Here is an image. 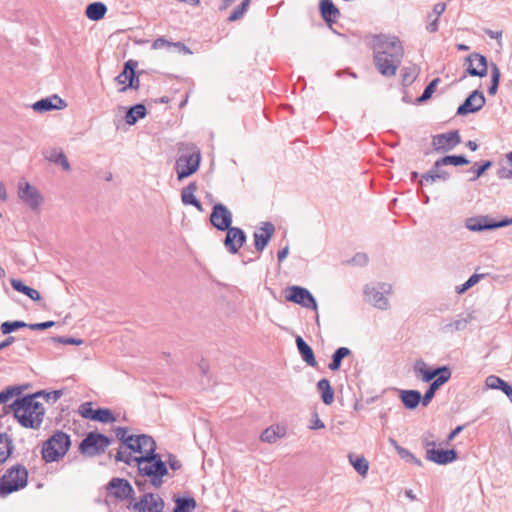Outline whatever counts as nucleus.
<instances>
[{"instance_id":"1","label":"nucleus","mask_w":512,"mask_h":512,"mask_svg":"<svg viewBox=\"0 0 512 512\" xmlns=\"http://www.w3.org/2000/svg\"><path fill=\"white\" fill-rule=\"evenodd\" d=\"M371 45L374 64L378 71L383 76H394L404 55V48L400 39L392 35H374Z\"/></svg>"},{"instance_id":"2","label":"nucleus","mask_w":512,"mask_h":512,"mask_svg":"<svg viewBox=\"0 0 512 512\" xmlns=\"http://www.w3.org/2000/svg\"><path fill=\"white\" fill-rule=\"evenodd\" d=\"M38 395L17 398L10 406L17 421L25 428L38 429L43 422L45 409L37 400Z\"/></svg>"},{"instance_id":"3","label":"nucleus","mask_w":512,"mask_h":512,"mask_svg":"<svg viewBox=\"0 0 512 512\" xmlns=\"http://www.w3.org/2000/svg\"><path fill=\"white\" fill-rule=\"evenodd\" d=\"M179 156L176 160L175 169L178 180H183L194 174L200 165V150L191 143H182L178 149Z\"/></svg>"},{"instance_id":"4","label":"nucleus","mask_w":512,"mask_h":512,"mask_svg":"<svg viewBox=\"0 0 512 512\" xmlns=\"http://www.w3.org/2000/svg\"><path fill=\"white\" fill-rule=\"evenodd\" d=\"M138 476L147 478L149 483L156 489L163 484V477L168 474L166 463L161 456L139 457L137 460Z\"/></svg>"},{"instance_id":"5","label":"nucleus","mask_w":512,"mask_h":512,"mask_svg":"<svg viewBox=\"0 0 512 512\" xmlns=\"http://www.w3.org/2000/svg\"><path fill=\"white\" fill-rule=\"evenodd\" d=\"M71 446V439L63 431H56L42 446L41 454L46 463L62 459Z\"/></svg>"},{"instance_id":"6","label":"nucleus","mask_w":512,"mask_h":512,"mask_svg":"<svg viewBox=\"0 0 512 512\" xmlns=\"http://www.w3.org/2000/svg\"><path fill=\"white\" fill-rule=\"evenodd\" d=\"M28 471L22 465H15L8 469L0 478V496L5 497L27 485Z\"/></svg>"},{"instance_id":"7","label":"nucleus","mask_w":512,"mask_h":512,"mask_svg":"<svg viewBox=\"0 0 512 512\" xmlns=\"http://www.w3.org/2000/svg\"><path fill=\"white\" fill-rule=\"evenodd\" d=\"M365 301L380 310H387L390 306L388 295L392 293V285L378 282L367 284L363 290Z\"/></svg>"},{"instance_id":"8","label":"nucleus","mask_w":512,"mask_h":512,"mask_svg":"<svg viewBox=\"0 0 512 512\" xmlns=\"http://www.w3.org/2000/svg\"><path fill=\"white\" fill-rule=\"evenodd\" d=\"M110 439L104 434L89 432L79 444V452L88 457H94L105 452L110 445Z\"/></svg>"},{"instance_id":"9","label":"nucleus","mask_w":512,"mask_h":512,"mask_svg":"<svg viewBox=\"0 0 512 512\" xmlns=\"http://www.w3.org/2000/svg\"><path fill=\"white\" fill-rule=\"evenodd\" d=\"M284 293L286 301L317 312L318 305L316 299L307 288L293 285L287 287Z\"/></svg>"},{"instance_id":"10","label":"nucleus","mask_w":512,"mask_h":512,"mask_svg":"<svg viewBox=\"0 0 512 512\" xmlns=\"http://www.w3.org/2000/svg\"><path fill=\"white\" fill-rule=\"evenodd\" d=\"M164 507V500L154 493H145L132 505L135 512H163Z\"/></svg>"},{"instance_id":"11","label":"nucleus","mask_w":512,"mask_h":512,"mask_svg":"<svg viewBox=\"0 0 512 512\" xmlns=\"http://www.w3.org/2000/svg\"><path fill=\"white\" fill-rule=\"evenodd\" d=\"M512 225V218H504L501 221H494L488 216L469 218L466 221V228L470 231L493 230Z\"/></svg>"},{"instance_id":"12","label":"nucleus","mask_w":512,"mask_h":512,"mask_svg":"<svg viewBox=\"0 0 512 512\" xmlns=\"http://www.w3.org/2000/svg\"><path fill=\"white\" fill-rule=\"evenodd\" d=\"M461 142V136L458 130L433 136L432 146L436 152H448L453 150Z\"/></svg>"},{"instance_id":"13","label":"nucleus","mask_w":512,"mask_h":512,"mask_svg":"<svg viewBox=\"0 0 512 512\" xmlns=\"http://www.w3.org/2000/svg\"><path fill=\"white\" fill-rule=\"evenodd\" d=\"M18 197L32 210L38 209L43 201L38 189L25 181L18 184Z\"/></svg>"},{"instance_id":"14","label":"nucleus","mask_w":512,"mask_h":512,"mask_svg":"<svg viewBox=\"0 0 512 512\" xmlns=\"http://www.w3.org/2000/svg\"><path fill=\"white\" fill-rule=\"evenodd\" d=\"M130 450L142 454L140 457H156L160 456L156 453V442L155 440L145 434L136 435L132 444H130Z\"/></svg>"},{"instance_id":"15","label":"nucleus","mask_w":512,"mask_h":512,"mask_svg":"<svg viewBox=\"0 0 512 512\" xmlns=\"http://www.w3.org/2000/svg\"><path fill=\"white\" fill-rule=\"evenodd\" d=\"M210 222L217 230L225 231L231 227L232 213L225 205L215 204L210 215Z\"/></svg>"},{"instance_id":"16","label":"nucleus","mask_w":512,"mask_h":512,"mask_svg":"<svg viewBox=\"0 0 512 512\" xmlns=\"http://www.w3.org/2000/svg\"><path fill=\"white\" fill-rule=\"evenodd\" d=\"M474 319L473 313L460 314L455 318L444 320L439 330L443 334H454L455 332L465 330Z\"/></svg>"},{"instance_id":"17","label":"nucleus","mask_w":512,"mask_h":512,"mask_svg":"<svg viewBox=\"0 0 512 512\" xmlns=\"http://www.w3.org/2000/svg\"><path fill=\"white\" fill-rule=\"evenodd\" d=\"M414 371L416 376L421 378L423 382H430L440 375H452L451 369L448 366H441L435 369H431L427 364L418 360L414 365Z\"/></svg>"},{"instance_id":"18","label":"nucleus","mask_w":512,"mask_h":512,"mask_svg":"<svg viewBox=\"0 0 512 512\" xmlns=\"http://www.w3.org/2000/svg\"><path fill=\"white\" fill-rule=\"evenodd\" d=\"M485 96L483 92L479 90L473 91L457 109V115H467L469 113H475L482 109L485 105Z\"/></svg>"},{"instance_id":"19","label":"nucleus","mask_w":512,"mask_h":512,"mask_svg":"<svg viewBox=\"0 0 512 512\" xmlns=\"http://www.w3.org/2000/svg\"><path fill=\"white\" fill-rule=\"evenodd\" d=\"M225 231H227V233L224 239V245L230 253L236 254L246 242V234L241 228L232 226Z\"/></svg>"},{"instance_id":"20","label":"nucleus","mask_w":512,"mask_h":512,"mask_svg":"<svg viewBox=\"0 0 512 512\" xmlns=\"http://www.w3.org/2000/svg\"><path fill=\"white\" fill-rule=\"evenodd\" d=\"M107 489L110 495L121 500L132 498L134 495V489L130 483L122 478H112Z\"/></svg>"},{"instance_id":"21","label":"nucleus","mask_w":512,"mask_h":512,"mask_svg":"<svg viewBox=\"0 0 512 512\" xmlns=\"http://www.w3.org/2000/svg\"><path fill=\"white\" fill-rule=\"evenodd\" d=\"M466 60L469 62L467 73L470 76L485 77L487 75L488 64L485 56L472 53Z\"/></svg>"},{"instance_id":"22","label":"nucleus","mask_w":512,"mask_h":512,"mask_svg":"<svg viewBox=\"0 0 512 512\" xmlns=\"http://www.w3.org/2000/svg\"><path fill=\"white\" fill-rule=\"evenodd\" d=\"M274 231L275 227L271 222H264L263 225L254 232L255 248L258 252H262L265 249Z\"/></svg>"},{"instance_id":"23","label":"nucleus","mask_w":512,"mask_h":512,"mask_svg":"<svg viewBox=\"0 0 512 512\" xmlns=\"http://www.w3.org/2000/svg\"><path fill=\"white\" fill-rule=\"evenodd\" d=\"M67 107V103L57 95L36 101L32 108L34 111L43 113L52 110H61Z\"/></svg>"},{"instance_id":"24","label":"nucleus","mask_w":512,"mask_h":512,"mask_svg":"<svg viewBox=\"0 0 512 512\" xmlns=\"http://www.w3.org/2000/svg\"><path fill=\"white\" fill-rule=\"evenodd\" d=\"M426 458L439 465H446L457 459V452L453 449L443 450L430 448L426 450Z\"/></svg>"},{"instance_id":"25","label":"nucleus","mask_w":512,"mask_h":512,"mask_svg":"<svg viewBox=\"0 0 512 512\" xmlns=\"http://www.w3.org/2000/svg\"><path fill=\"white\" fill-rule=\"evenodd\" d=\"M319 11L324 22L331 27L340 18V10L334 5L332 0H320Z\"/></svg>"},{"instance_id":"26","label":"nucleus","mask_w":512,"mask_h":512,"mask_svg":"<svg viewBox=\"0 0 512 512\" xmlns=\"http://www.w3.org/2000/svg\"><path fill=\"white\" fill-rule=\"evenodd\" d=\"M43 155L49 162L61 165L65 171L71 169L69 161L61 148H49L43 152Z\"/></svg>"},{"instance_id":"27","label":"nucleus","mask_w":512,"mask_h":512,"mask_svg":"<svg viewBox=\"0 0 512 512\" xmlns=\"http://www.w3.org/2000/svg\"><path fill=\"white\" fill-rule=\"evenodd\" d=\"M198 186L195 182L189 183L186 187L182 189L181 192V199L183 204L185 205H192L196 207L199 211L202 210V204L200 201L195 197V192L197 191Z\"/></svg>"},{"instance_id":"28","label":"nucleus","mask_w":512,"mask_h":512,"mask_svg":"<svg viewBox=\"0 0 512 512\" xmlns=\"http://www.w3.org/2000/svg\"><path fill=\"white\" fill-rule=\"evenodd\" d=\"M399 392L403 405L409 410L417 408L419 403H422V395L417 390H400Z\"/></svg>"},{"instance_id":"29","label":"nucleus","mask_w":512,"mask_h":512,"mask_svg":"<svg viewBox=\"0 0 512 512\" xmlns=\"http://www.w3.org/2000/svg\"><path fill=\"white\" fill-rule=\"evenodd\" d=\"M451 378V375H440L436 379L432 381L428 389L426 390L424 396L422 397V405L428 406L430 402L432 401L433 397L435 396L436 391L444 385L446 382L449 381Z\"/></svg>"},{"instance_id":"30","label":"nucleus","mask_w":512,"mask_h":512,"mask_svg":"<svg viewBox=\"0 0 512 512\" xmlns=\"http://www.w3.org/2000/svg\"><path fill=\"white\" fill-rule=\"evenodd\" d=\"M485 384L489 389L501 390L512 402V386L498 376L490 375L486 378Z\"/></svg>"},{"instance_id":"31","label":"nucleus","mask_w":512,"mask_h":512,"mask_svg":"<svg viewBox=\"0 0 512 512\" xmlns=\"http://www.w3.org/2000/svg\"><path fill=\"white\" fill-rule=\"evenodd\" d=\"M286 435V428L282 425H273L268 428H266L261 436L260 439L262 442L266 443H275L278 439L284 437Z\"/></svg>"},{"instance_id":"32","label":"nucleus","mask_w":512,"mask_h":512,"mask_svg":"<svg viewBox=\"0 0 512 512\" xmlns=\"http://www.w3.org/2000/svg\"><path fill=\"white\" fill-rule=\"evenodd\" d=\"M296 345L302 359L311 367L317 365V361L314 356L312 348L304 341L301 336L296 337Z\"/></svg>"},{"instance_id":"33","label":"nucleus","mask_w":512,"mask_h":512,"mask_svg":"<svg viewBox=\"0 0 512 512\" xmlns=\"http://www.w3.org/2000/svg\"><path fill=\"white\" fill-rule=\"evenodd\" d=\"M14 450V443L7 433H0V465L4 464Z\"/></svg>"},{"instance_id":"34","label":"nucleus","mask_w":512,"mask_h":512,"mask_svg":"<svg viewBox=\"0 0 512 512\" xmlns=\"http://www.w3.org/2000/svg\"><path fill=\"white\" fill-rule=\"evenodd\" d=\"M107 6L102 2L90 3L85 10L86 17L92 21H99L104 18Z\"/></svg>"},{"instance_id":"35","label":"nucleus","mask_w":512,"mask_h":512,"mask_svg":"<svg viewBox=\"0 0 512 512\" xmlns=\"http://www.w3.org/2000/svg\"><path fill=\"white\" fill-rule=\"evenodd\" d=\"M450 178V174L445 170H440V168H431L430 171L423 174L420 180L421 185L434 183L438 180L447 181Z\"/></svg>"},{"instance_id":"36","label":"nucleus","mask_w":512,"mask_h":512,"mask_svg":"<svg viewBox=\"0 0 512 512\" xmlns=\"http://www.w3.org/2000/svg\"><path fill=\"white\" fill-rule=\"evenodd\" d=\"M10 284L14 290L25 294L33 301H39L41 299L40 293L36 289L26 286L21 280L12 278L10 279Z\"/></svg>"},{"instance_id":"37","label":"nucleus","mask_w":512,"mask_h":512,"mask_svg":"<svg viewBox=\"0 0 512 512\" xmlns=\"http://www.w3.org/2000/svg\"><path fill=\"white\" fill-rule=\"evenodd\" d=\"M317 390L321 393V399L324 404L330 405L334 401V391L328 379H320L317 383Z\"/></svg>"},{"instance_id":"38","label":"nucleus","mask_w":512,"mask_h":512,"mask_svg":"<svg viewBox=\"0 0 512 512\" xmlns=\"http://www.w3.org/2000/svg\"><path fill=\"white\" fill-rule=\"evenodd\" d=\"M467 164H469V160L463 155H448L435 161L434 168H440L444 165L462 166Z\"/></svg>"},{"instance_id":"39","label":"nucleus","mask_w":512,"mask_h":512,"mask_svg":"<svg viewBox=\"0 0 512 512\" xmlns=\"http://www.w3.org/2000/svg\"><path fill=\"white\" fill-rule=\"evenodd\" d=\"M146 115V107L143 104L132 106L126 113L125 120L129 125L135 124L138 119L144 118Z\"/></svg>"},{"instance_id":"40","label":"nucleus","mask_w":512,"mask_h":512,"mask_svg":"<svg viewBox=\"0 0 512 512\" xmlns=\"http://www.w3.org/2000/svg\"><path fill=\"white\" fill-rule=\"evenodd\" d=\"M351 354V350L347 347L338 348L332 355V360L328 365L331 371H337L341 367L342 360Z\"/></svg>"},{"instance_id":"41","label":"nucleus","mask_w":512,"mask_h":512,"mask_svg":"<svg viewBox=\"0 0 512 512\" xmlns=\"http://www.w3.org/2000/svg\"><path fill=\"white\" fill-rule=\"evenodd\" d=\"M137 65H138L137 61L132 60V59L128 60L124 64L123 71L115 78V81L117 82V84L123 85V86L127 85V83L129 82V79H130V73L135 71V68L137 67Z\"/></svg>"},{"instance_id":"42","label":"nucleus","mask_w":512,"mask_h":512,"mask_svg":"<svg viewBox=\"0 0 512 512\" xmlns=\"http://www.w3.org/2000/svg\"><path fill=\"white\" fill-rule=\"evenodd\" d=\"M176 506L173 512H191L196 507L194 498H177L175 500Z\"/></svg>"},{"instance_id":"43","label":"nucleus","mask_w":512,"mask_h":512,"mask_svg":"<svg viewBox=\"0 0 512 512\" xmlns=\"http://www.w3.org/2000/svg\"><path fill=\"white\" fill-rule=\"evenodd\" d=\"M419 74V68L416 65L404 67L402 70V83L405 86L412 84Z\"/></svg>"},{"instance_id":"44","label":"nucleus","mask_w":512,"mask_h":512,"mask_svg":"<svg viewBox=\"0 0 512 512\" xmlns=\"http://www.w3.org/2000/svg\"><path fill=\"white\" fill-rule=\"evenodd\" d=\"M128 450L129 449H127L126 447L125 450L120 449L115 455V460L124 462L129 466L137 467V460L139 459V457L132 456L131 452Z\"/></svg>"},{"instance_id":"45","label":"nucleus","mask_w":512,"mask_h":512,"mask_svg":"<svg viewBox=\"0 0 512 512\" xmlns=\"http://www.w3.org/2000/svg\"><path fill=\"white\" fill-rule=\"evenodd\" d=\"M350 463L353 468L362 476H365L369 469V463L364 457H357L353 459L352 455L349 456Z\"/></svg>"},{"instance_id":"46","label":"nucleus","mask_w":512,"mask_h":512,"mask_svg":"<svg viewBox=\"0 0 512 512\" xmlns=\"http://www.w3.org/2000/svg\"><path fill=\"white\" fill-rule=\"evenodd\" d=\"M116 437L121 443L130 450V444L133 443L136 435H129L126 427H118L115 430Z\"/></svg>"},{"instance_id":"47","label":"nucleus","mask_w":512,"mask_h":512,"mask_svg":"<svg viewBox=\"0 0 512 512\" xmlns=\"http://www.w3.org/2000/svg\"><path fill=\"white\" fill-rule=\"evenodd\" d=\"M26 327L28 328L27 323H25L24 321L17 320V321H12V322L11 321L3 322L0 326V329L3 334L8 335L17 329L26 328Z\"/></svg>"},{"instance_id":"48","label":"nucleus","mask_w":512,"mask_h":512,"mask_svg":"<svg viewBox=\"0 0 512 512\" xmlns=\"http://www.w3.org/2000/svg\"><path fill=\"white\" fill-rule=\"evenodd\" d=\"M93 420L101 423H111L116 419L110 409L99 408L95 411Z\"/></svg>"},{"instance_id":"49","label":"nucleus","mask_w":512,"mask_h":512,"mask_svg":"<svg viewBox=\"0 0 512 512\" xmlns=\"http://www.w3.org/2000/svg\"><path fill=\"white\" fill-rule=\"evenodd\" d=\"M500 69L496 64L491 65V85L488 89V93L493 95L497 92L499 81H500Z\"/></svg>"},{"instance_id":"50","label":"nucleus","mask_w":512,"mask_h":512,"mask_svg":"<svg viewBox=\"0 0 512 512\" xmlns=\"http://www.w3.org/2000/svg\"><path fill=\"white\" fill-rule=\"evenodd\" d=\"M492 162L487 160V161H484L481 165L477 166V164H475L472 168H470L468 170V172L472 173L473 174V177L470 178V181H475L477 180L480 176H482L484 174V172L489 169L491 166H492Z\"/></svg>"},{"instance_id":"51","label":"nucleus","mask_w":512,"mask_h":512,"mask_svg":"<svg viewBox=\"0 0 512 512\" xmlns=\"http://www.w3.org/2000/svg\"><path fill=\"white\" fill-rule=\"evenodd\" d=\"M250 4V0H243L242 3L237 6L228 17V21L233 22L240 19L247 11Z\"/></svg>"},{"instance_id":"52","label":"nucleus","mask_w":512,"mask_h":512,"mask_svg":"<svg viewBox=\"0 0 512 512\" xmlns=\"http://www.w3.org/2000/svg\"><path fill=\"white\" fill-rule=\"evenodd\" d=\"M439 82H440L439 78L433 79L426 86V88L424 89V92L422 93V95L418 98V102H425L428 99H430Z\"/></svg>"},{"instance_id":"53","label":"nucleus","mask_w":512,"mask_h":512,"mask_svg":"<svg viewBox=\"0 0 512 512\" xmlns=\"http://www.w3.org/2000/svg\"><path fill=\"white\" fill-rule=\"evenodd\" d=\"M19 393H20L19 387L11 386V387L6 388L5 390L0 392V404L6 403L14 395H18Z\"/></svg>"},{"instance_id":"54","label":"nucleus","mask_w":512,"mask_h":512,"mask_svg":"<svg viewBox=\"0 0 512 512\" xmlns=\"http://www.w3.org/2000/svg\"><path fill=\"white\" fill-rule=\"evenodd\" d=\"M482 276L483 275H479V274H473L472 276H470L469 279L462 286L457 287V293L462 294V293L466 292L468 289H470L476 283H478V281L480 280V278Z\"/></svg>"},{"instance_id":"55","label":"nucleus","mask_w":512,"mask_h":512,"mask_svg":"<svg viewBox=\"0 0 512 512\" xmlns=\"http://www.w3.org/2000/svg\"><path fill=\"white\" fill-rule=\"evenodd\" d=\"M96 410H94L92 407H91V403L90 402H86V403H83L80 408H79V413L80 415L85 418V419H90V420H93L94 419V413H95Z\"/></svg>"},{"instance_id":"56","label":"nucleus","mask_w":512,"mask_h":512,"mask_svg":"<svg viewBox=\"0 0 512 512\" xmlns=\"http://www.w3.org/2000/svg\"><path fill=\"white\" fill-rule=\"evenodd\" d=\"M53 340L57 343L65 345H81L83 343L82 339L65 336L54 337Z\"/></svg>"},{"instance_id":"57","label":"nucleus","mask_w":512,"mask_h":512,"mask_svg":"<svg viewBox=\"0 0 512 512\" xmlns=\"http://www.w3.org/2000/svg\"><path fill=\"white\" fill-rule=\"evenodd\" d=\"M140 85V80L136 76L135 71L130 73V79L127 85L123 86L119 91L125 92L127 89H138Z\"/></svg>"},{"instance_id":"58","label":"nucleus","mask_w":512,"mask_h":512,"mask_svg":"<svg viewBox=\"0 0 512 512\" xmlns=\"http://www.w3.org/2000/svg\"><path fill=\"white\" fill-rule=\"evenodd\" d=\"M446 9V4L441 2L434 5L431 13H428L427 20H430L433 16L440 17Z\"/></svg>"},{"instance_id":"59","label":"nucleus","mask_w":512,"mask_h":512,"mask_svg":"<svg viewBox=\"0 0 512 512\" xmlns=\"http://www.w3.org/2000/svg\"><path fill=\"white\" fill-rule=\"evenodd\" d=\"M392 443L395 444L396 450L402 459H405L406 461L414 459V455L409 450L398 446L394 440H392Z\"/></svg>"},{"instance_id":"60","label":"nucleus","mask_w":512,"mask_h":512,"mask_svg":"<svg viewBox=\"0 0 512 512\" xmlns=\"http://www.w3.org/2000/svg\"><path fill=\"white\" fill-rule=\"evenodd\" d=\"M170 47H171V42L166 40L163 37L157 38L152 43V48L155 50L162 49V48H170Z\"/></svg>"},{"instance_id":"61","label":"nucleus","mask_w":512,"mask_h":512,"mask_svg":"<svg viewBox=\"0 0 512 512\" xmlns=\"http://www.w3.org/2000/svg\"><path fill=\"white\" fill-rule=\"evenodd\" d=\"M54 324L55 323L53 321H46L41 323L28 324V328L31 330H45L54 326Z\"/></svg>"},{"instance_id":"62","label":"nucleus","mask_w":512,"mask_h":512,"mask_svg":"<svg viewBox=\"0 0 512 512\" xmlns=\"http://www.w3.org/2000/svg\"><path fill=\"white\" fill-rule=\"evenodd\" d=\"M325 427V424L320 418L318 417V414L315 412L313 414V419L311 421V424L309 425V429L311 430H318L323 429Z\"/></svg>"},{"instance_id":"63","label":"nucleus","mask_w":512,"mask_h":512,"mask_svg":"<svg viewBox=\"0 0 512 512\" xmlns=\"http://www.w3.org/2000/svg\"><path fill=\"white\" fill-rule=\"evenodd\" d=\"M167 464L169 465V467L176 471V470H179L181 467H182V464L181 462L177 459L176 456L174 455H169L168 457V460H167Z\"/></svg>"},{"instance_id":"64","label":"nucleus","mask_w":512,"mask_h":512,"mask_svg":"<svg viewBox=\"0 0 512 512\" xmlns=\"http://www.w3.org/2000/svg\"><path fill=\"white\" fill-rule=\"evenodd\" d=\"M438 19V17L433 16L430 20H427V31L430 33H435L438 31Z\"/></svg>"}]
</instances>
